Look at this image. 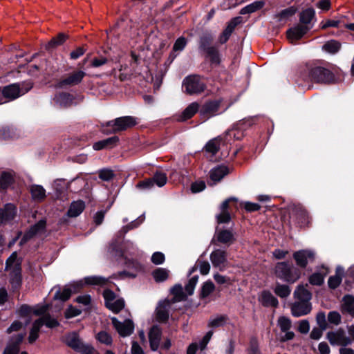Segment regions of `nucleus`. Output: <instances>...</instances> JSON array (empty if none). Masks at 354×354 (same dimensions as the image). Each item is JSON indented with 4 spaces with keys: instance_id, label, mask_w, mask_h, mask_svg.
Instances as JSON below:
<instances>
[{
    "instance_id": "f8f14e48",
    "label": "nucleus",
    "mask_w": 354,
    "mask_h": 354,
    "mask_svg": "<svg viewBox=\"0 0 354 354\" xmlns=\"http://www.w3.org/2000/svg\"><path fill=\"white\" fill-rule=\"evenodd\" d=\"M210 260L212 266L220 270H224L227 267L226 252L224 250L217 249L214 250L210 254Z\"/></svg>"
},
{
    "instance_id": "423d86ee",
    "label": "nucleus",
    "mask_w": 354,
    "mask_h": 354,
    "mask_svg": "<svg viewBox=\"0 0 354 354\" xmlns=\"http://www.w3.org/2000/svg\"><path fill=\"white\" fill-rule=\"evenodd\" d=\"M85 75L86 73L82 71H73L57 81L55 87L57 88H66L77 85L82 82Z\"/></svg>"
},
{
    "instance_id": "b1692460",
    "label": "nucleus",
    "mask_w": 354,
    "mask_h": 354,
    "mask_svg": "<svg viewBox=\"0 0 354 354\" xmlns=\"http://www.w3.org/2000/svg\"><path fill=\"white\" fill-rule=\"evenodd\" d=\"M118 141L119 138L118 136H113L94 143L93 148L97 151L103 149L112 148L117 145Z\"/></svg>"
},
{
    "instance_id": "bb28decb",
    "label": "nucleus",
    "mask_w": 354,
    "mask_h": 354,
    "mask_svg": "<svg viewBox=\"0 0 354 354\" xmlns=\"http://www.w3.org/2000/svg\"><path fill=\"white\" fill-rule=\"evenodd\" d=\"M16 214V208L12 204H7L4 209H0V224L12 219Z\"/></svg>"
},
{
    "instance_id": "4468645a",
    "label": "nucleus",
    "mask_w": 354,
    "mask_h": 354,
    "mask_svg": "<svg viewBox=\"0 0 354 354\" xmlns=\"http://www.w3.org/2000/svg\"><path fill=\"white\" fill-rule=\"evenodd\" d=\"M312 309L309 301H295L291 306V313L294 317H299L308 314Z\"/></svg>"
},
{
    "instance_id": "338daca9",
    "label": "nucleus",
    "mask_w": 354,
    "mask_h": 354,
    "mask_svg": "<svg viewBox=\"0 0 354 354\" xmlns=\"http://www.w3.org/2000/svg\"><path fill=\"white\" fill-rule=\"evenodd\" d=\"M151 261L156 265L162 264L165 261V255L162 252H156L151 257Z\"/></svg>"
},
{
    "instance_id": "7c9ffc66",
    "label": "nucleus",
    "mask_w": 354,
    "mask_h": 354,
    "mask_svg": "<svg viewBox=\"0 0 354 354\" xmlns=\"http://www.w3.org/2000/svg\"><path fill=\"white\" fill-rule=\"evenodd\" d=\"M85 205L82 201L73 202L68 211V216L70 217H77L84 209Z\"/></svg>"
},
{
    "instance_id": "a211bd4d",
    "label": "nucleus",
    "mask_w": 354,
    "mask_h": 354,
    "mask_svg": "<svg viewBox=\"0 0 354 354\" xmlns=\"http://www.w3.org/2000/svg\"><path fill=\"white\" fill-rule=\"evenodd\" d=\"M171 303L169 300L160 301L156 308V318L159 322H165L169 317Z\"/></svg>"
},
{
    "instance_id": "f257e3e1",
    "label": "nucleus",
    "mask_w": 354,
    "mask_h": 354,
    "mask_svg": "<svg viewBox=\"0 0 354 354\" xmlns=\"http://www.w3.org/2000/svg\"><path fill=\"white\" fill-rule=\"evenodd\" d=\"M50 306L45 304H38L34 307L23 305L19 309V313L22 316L32 313L37 316H41L40 318L33 322L28 337V342L30 343H33L38 338L39 330L44 325L50 328L58 325L57 319L50 316Z\"/></svg>"
},
{
    "instance_id": "603ef678",
    "label": "nucleus",
    "mask_w": 354,
    "mask_h": 354,
    "mask_svg": "<svg viewBox=\"0 0 354 354\" xmlns=\"http://www.w3.org/2000/svg\"><path fill=\"white\" fill-rule=\"evenodd\" d=\"M12 181V176L7 172H3L0 178V188L6 189Z\"/></svg>"
},
{
    "instance_id": "3c124183",
    "label": "nucleus",
    "mask_w": 354,
    "mask_h": 354,
    "mask_svg": "<svg viewBox=\"0 0 354 354\" xmlns=\"http://www.w3.org/2000/svg\"><path fill=\"white\" fill-rule=\"evenodd\" d=\"M96 338L100 343L106 345H111L113 342L111 336L105 331L98 333Z\"/></svg>"
},
{
    "instance_id": "de8ad7c7",
    "label": "nucleus",
    "mask_w": 354,
    "mask_h": 354,
    "mask_svg": "<svg viewBox=\"0 0 354 354\" xmlns=\"http://www.w3.org/2000/svg\"><path fill=\"white\" fill-rule=\"evenodd\" d=\"M66 35L60 33L57 37L53 38L46 45V48L50 49L62 44L66 39Z\"/></svg>"
},
{
    "instance_id": "58836bf2",
    "label": "nucleus",
    "mask_w": 354,
    "mask_h": 354,
    "mask_svg": "<svg viewBox=\"0 0 354 354\" xmlns=\"http://www.w3.org/2000/svg\"><path fill=\"white\" fill-rule=\"evenodd\" d=\"M125 244V250L124 251H119L118 250V245L115 243H112L110 245L109 250L111 253H115V256L119 257H124L125 259H127V254L128 253L127 248L129 247H131L133 250H135V248L133 247V245L131 242L127 241Z\"/></svg>"
},
{
    "instance_id": "e433bc0d",
    "label": "nucleus",
    "mask_w": 354,
    "mask_h": 354,
    "mask_svg": "<svg viewBox=\"0 0 354 354\" xmlns=\"http://www.w3.org/2000/svg\"><path fill=\"white\" fill-rule=\"evenodd\" d=\"M264 6V2L261 1H254L244 8H243L241 11L240 14L241 15H245V14H250L252 12H254L255 11L261 9Z\"/></svg>"
},
{
    "instance_id": "cd10ccee",
    "label": "nucleus",
    "mask_w": 354,
    "mask_h": 354,
    "mask_svg": "<svg viewBox=\"0 0 354 354\" xmlns=\"http://www.w3.org/2000/svg\"><path fill=\"white\" fill-rule=\"evenodd\" d=\"M219 107V102L212 101L206 103L200 110L201 115H214L216 113Z\"/></svg>"
},
{
    "instance_id": "39448f33",
    "label": "nucleus",
    "mask_w": 354,
    "mask_h": 354,
    "mask_svg": "<svg viewBox=\"0 0 354 354\" xmlns=\"http://www.w3.org/2000/svg\"><path fill=\"white\" fill-rule=\"evenodd\" d=\"M183 87L185 91L189 94H198L205 90V85L201 78L197 75L187 77L183 81Z\"/></svg>"
},
{
    "instance_id": "09e8293b",
    "label": "nucleus",
    "mask_w": 354,
    "mask_h": 354,
    "mask_svg": "<svg viewBox=\"0 0 354 354\" xmlns=\"http://www.w3.org/2000/svg\"><path fill=\"white\" fill-rule=\"evenodd\" d=\"M84 281L87 284L103 286L107 283L108 279L102 277L92 276L86 277Z\"/></svg>"
},
{
    "instance_id": "412c9836",
    "label": "nucleus",
    "mask_w": 354,
    "mask_h": 354,
    "mask_svg": "<svg viewBox=\"0 0 354 354\" xmlns=\"http://www.w3.org/2000/svg\"><path fill=\"white\" fill-rule=\"evenodd\" d=\"M216 239L221 243L230 245L235 241L234 234L232 230H217Z\"/></svg>"
},
{
    "instance_id": "6e6d98bb",
    "label": "nucleus",
    "mask_w": 354,
    "mask_h": 354,
    "mask_svg": "<svg viewBox=\"0 0 354 354\" xmlns=\"http://www.w3.org/2000/svg\"><path fill=\"white\" fill-rule=\"evenodd\" d=\"M214 290V283L210 281H206L202 287V290H201L202 297H206L209 296L210 295V293H212L213 292Z\"/></svg>"
},
{
    "instance_id": "2eb2a0df",
    "label": "nucleus",
    "mask_w": 354,
    "mask_h": 354,
    "mask_svg": "<svg viewBox=\"0 0 354 354\" xmlns=\"http://www.w3.org/2000/svg\"><path fill=\"white\" fill-rule=\"evenodd\" d=\"M46 227V221L44 219L40 220L35 225L32 226L28 232H26L23 236L20 241V245H22L27 242L29 239L35 236L41 234Z\"/></svg>"
},
{
    "instance_id": "e2e57ef3",
    "label": "nucleus",
    "mask_w": 354,
    "mask_h": 354,
    "mask_svg": "<svg viewBox=\"0 0 354 354\" xmlns=\"http://www.w3.org/2000/svg\"><path fill=\"white\" fill-rule=\"evenodd\" d=\"M239 22V18H234V19H232L229 23V24L227 25L226 28L224 30L223 33H224L225 35H227V37H230V36L231 35L232 32L234 30V28L236 27V26L238 24Z\"/></svg>"
},
{
    "instance_id": "ddd939ff",
    "label": "nucleus",
    "mask_w": 354,
    "mask_h": 354,
    "mask_svg": "<svg viewBox=\"0 0 354 354\" xmlns=\"http://www.w3.org/2000/svg\"><path fill=\"white\" fill-rule=\"evenodd\" d=\"M277 326L279 327L281 331L285 333L284 335L281 337V341L286 342L294 338L295 333L292 331H290L292 323L289 318L284 316L280 317L277 321Z\"/></svg>"
},
{
    "instance_id": "9b49d317",
    "label": "nucleus",
    "mask_w": 354,
    "mask_h": 354,
    "mask_svg": "<svg viewBox=\"0 0 354 354\" xmlns=\"http://www.w3.org/2000/svg\"><path fill=\"white\" fill-rule=\"evenodd\" d=\"M200 48L206 53L207 57L212 64H218L220 62L219 53L217 48L210 45L207 38L201 39Z\"/></svg>"
},
{
    "instance_id": "aec40b11",
    "label": "nucleus",
    "mask_w": 354,
    "mask_h": 354,
    "mask_svg": "<svg viewBox=\"0 0 354 354\" xmlns=\"http://www.w3.org/2000/svg\"><path fill=\"white\" fill-rule=\"evenodd\" d=\"M73 96L68 93H60L53 98L55 105L60 108L68 107L73 104Z\"/></svg>"
},
{
    "instance_id": "ea45409f",
    "label": "nucleus",
    "mask_w": 354,
    "mask_h": 354,
    "mask_svg": "<svg viewBox=\"0 0 354 354\" xmlns=\"http://www.w3.org/2000/svg\"><path fill=\"white\" fill-rule=\"evenodd\" d=\"M66 344L75 350L80 349L83 344L75 333H71L66 337Z\"/></svg>"
},
{
    "instance_id": "8fccbe9b",
    "label": "nucleus",
    "mask_w": 354,
    "mask_h": 354,
    "mask_svg": "<svg viewBox=\"0 0 354 354\" xmlns=\"http://www.w3.org/2000/svg\"><path fill=\"white\" fill-rule=\"evenodd\" d=\"M171 292L174 295L176 301H180L185 298L183 287L180 284L175 285L171 288Z\"/></svg>"
},
{
    "instance_id": "473e14b6",
    "label": "nucleus",
    "mask_w": 354,
    "mask_h": 354,
    "mask_svg": "<svg viewBox=\"0 0 354 354\" xmlns=\"http://www.w3.org/2000/svg\"><path fill=\"white\" fill-rule=\"evenodd\" d=\"M315 10L313 8H307L300 14V25L311 26L310 23L315 17Z\"/></svg>"
},
{
    "instance_id": "774afa93",
    "label": "nucleus",
    "mask_w": 354,
    "mask_h": 354,
    "mask_svg": "<svg viewBox=\"0 0 354 354\" xmlns=\"http://www.w3.org/2000/svg\"><path fill=\"white\" fill-rule=\"evenodd\" d=\"M248 354H261L258 346L257 341L252 339L250 342V347L248 350Z\"/></svg>"
},
{
    "instance_id": "a19ab883",
    "label": "nucleus",
    "mask_w": 354,
    "mask_h": 354,
    "mask_svg": "<svg viewBox=\"0 0 354 354\" xmlns=\"http://www.w3.org/2000/svg\"><path fill=\"white\" fill-rule=\"evenodd\" d=\"M341 47V44L335 41V40H330L328 42H326L323 46L322 49L330 54H335L337 53Z\"/></svg>"
},
{
    "instance_id": "6ab92c4d",
    "label": "nucleus",
    "mask_w": 354,
    "mask_h": 354,
    "mask_svg": "<svg viewBox=\"0 0 354 354\" xmlns=\"http://www.w3.org/2000/svg\"><path fill=\"white\" fill-rule=\"evenodd\" d=\"M293 257L297 264L304 268L308 263V260L314 258V252L311 250H303L295 252Z\"/></svg>"
},
{
    "instance_id": "5fc2aeb1",
    "label": "nucleus",
    "mask_w": 354,
    "mask_h": 354,
    "mask_svg": "<svg viewBox=\"0 0 354 354\" xmlns=\"http://www.w3.org/2000/svg\"><path fill=\"white\" fill-rule=\"evenodd\" d=\"M327 271L322 274L321 273H314L313 274L309 279V281L311 284L320 286L324 282V275L327 274Z\"/></svg>"
},
{
    "instance_id": "4d7b16f0",
    "label": "nucleus",
    "mask_w": 354,
    "mask_h": 354,
    "mask_svg": "<svg viewBox=\"0 0 354 354\" xmlns=\"http://www.w3.org/2000/svg\"><path fill=\"white\" fill-rule=\"evenodd\" d=\"M114 176L111 169H103L99 171V178L104 181H110Z\"/></svg>"
},
{
    "instance_id": "a18cd8bd",
    "label": "nucleus",
    "mask_w": 354,
    "mask_h": 354,
    "mask_svg": "<svg viewBox=\"0 0 354 354\" xmlns=\"http://www.w3.org/2000/svg\"><path fill=\"white\" fill-rule=\"evenodd\" d=\"M124 306V301L122 299H118L114 301L107 302V308L114 313L121 310Z\"/></svg>"
},
{
    "instance_id": "f3484780",
    "label": "nucleus",
    "mask_w": 354,
    "mask_h": 354,
    "mask_svg": "<svg viewBox=\"0 0 354 354\" xmlns=\"http://www.w3.org/2000/svg\"><path fill=\"white\" fill-rule=\"evenodd\" d=\"M162 337V330L158 326L151 327L149 332V341L150 348L153 351H156L160 347Z\"/></svg>"
},
{
    "instance_id": "a878e982",
    "label": "nucleus",
    "mask_w": 354,
    "mask_h": 354,
    "mask_svg": "<svg viewBox=\"0 0 354 354\" xmlns=\"http://www.w3.org/2000/svg\"><path fill=\"white\" fill-rule=\"evenodd\" d=\"M76 288L74 286L65 287L62 290L57 289L53 296L54 299L59 300L62 302L66 301L69 299L73 292H75Z\"/></svg>"
},
{
    "instance_id": "49530a36",
    "label": "nucleus",
    "mask_w": 354,
    "mask_h": 354,
    "mask_svg": "<svg viewBox=\"0 0 354 354\" xmlns=\"http://www.w3.org/2000/svg\"><path fill=\"white\" fill-rule=\"evenodd\" d=\"M226 322V317L224 315H217L212 317L208 323V326L212 328H217L223 326Z\"/></svg>"
},
{
    "instance_id": "0e129e2a",
    "label": "nucleus",
    "mask_w": 354,
    "mask_h": 354,
    "mask_svg": "<svg viewBox=\"0 0 354 354\" xmlns=\"http://www.w3.org/2000/svg\"><path fill=\"white\" fill-rule=\"evenodd\" d=\"M198 267L199 268L200 272L202 274H207L210 270V265L207 261H200L197 262Z\"/></svg>"
},
{
    "instance_id": "6e6552de",
    "label": "nucleus",
    "mask_w": 354,
    "mask_h": 354,
    "mask_svg": "<svg viewBox=\"0 0 354 354\" xmlns=\"http://www.w3.org/2000/svg\"><path fill=\"white\" fill-rule=\"evenodd\" d=\"M167 178L165 174L156 172L151 178L140 182L136 185V187L141 189H149L153 187L154 184L161 187L167 183Z\"/></svg>"
},
{
    "instance_id": "f704fd0d",
    "label": "nucleus",
    "mask_w": 354,
    "mask_h": 354,
    "mask_svg": "<svg viewBox=\"0 0 354 354\" xmlns=\"http://www.w3.org/2000/svg\"><path fill=\"white\" fill-rule=\"evenodd\" d=\"M30 193L32 198L37 201H41L46 197V190L41 185H32L30 187Z\"/></svg>"
},
{
    "instance_id": "13d9d810",
    "label": "nucleus",
    "mask_w": 354,
    "mask_h": 354,
    "mask_svg": "<svg viewBox=\"0 0 354 354\" xmlns=\"http://www.w3.org/2000/svg\"><path fill=\"white\" fill-rule=\"evenodd\" d=\"M198 276H194L189 280L188 283L185 286V289L188 295H192L194 293V290L198 282Z\"/></svg>"
},
{
    "instance_id": "5701e85b",
    "label": "nucleus",
    "mask_w": 354,
    "mask_h": 354,
    "mask_svg": "<svg viewBox=\"0 0 354 354\" xmlns=\"http://www.w3.org/2000/svg\"><path fill=\"white\" fill-rule=\"evenodd\" d=\"M187 39L183 37H180L176 40L173 46L172 51L171 52L169 57V59L171 60V62H173L174 59L178 56V53L183 50L187 45Z\"/></svg>"
},
{
    "instance_id": "864d4df0",
    "label": "nucleus",
    "mask_w": 354,
    "mask_h": 354,
    "mask_svg": "<svg viewBox=\"0 0 354 354\" xmlns=\"http://www.w3.org/2000/svg\"><path fill=\"white\" fill-rule=\"evenodd\" d=\"M297 8L294 6L289 7L286 9L281 10L278 15L277 17L281 19H286L294 15L296 13Z\"/></svg>"
},
{
    "instance_id": "c9c22d12",
    "label": "nucleus",
    "mask_w": 354,
    "mask_h": 354,
    "mask_svg": "<svg viewBox=\"0 0 354 354\" xmlns=\"http://www.w3.org/2000/svg\"><path fill=\"white\" fill-rule=\"evenodd\" d=\"M344 269L338 266L336 268V274L329 278L328 283L330 288H336L342 281V275L343 274Z\"/></svg>"
},
{
    "instance_id": "bf43d9fd",
    "label": "nucleus",
    "mask_w": 354,
    "mask_h": 354,
    "mask_svg": "<svg viewBox=\"0 0 354 354\" xmlns=\"http://www.w3.org/2000/svg\"><path fill=\"white\" fill-rule=\"evenodd\" d=\"M296 214L297 218L299 220V223L301 225H305L308 218L306 210L301 207L297 208Z\"/></svg>"
},
{
    "instance_id": "052dcab7",
    "label": "nucleus",
    "mask_w": 354,
    "mask_h": 354,
    "mask_svg": "<svg viewBox=\"0 0 354 354\" xmlns=\"http://www.w3.org/2000/svg\"><path fill=\"white\" fill-rule=\"evenodd\" d=\"M316 321L317 324L322 330H326L327 328V323L326 320V315L324 312H319L316 316Z\"/></svg>"
},
{
    "instance_id": "37998d69",
    "label": "nucleus",
    "mask_w": 354,
    "mask_h": 354,
    "mask_svg": "<svg viewBox=\"0 0 354 354\" xmlns=\"http://www.w3.org/2000/svg\"><path fill=\"white\" fill-rule=\"evenodd\" d=\"M274 292L277 296L285 298L289 296L291 290L287 285L277 283L274 289Z\"/></svg>"
},
{
    "instance_id": "f03ea898",
    "label": "nucleus",
    "mask_w": 354,
    "mask_h": 354,
    "mask_svg": "<svg viewBox=\"0 0 354 354\" xmlns=\"http://www.w3.org/2000/svg\"><path fill=\"white\" fill-rule=\"evenodd\" d=\"M301 77L304 80L315 82L330 83L334 81L333 73L327 68L321 66L306 65L302 71Z\"/></svg>"
},
{
    "instance_id": "72a5a7b5",
    "label": "nucleus",
    "mask_w": 354,
    "mask_h": 354,
    "mask_svg": "<svg viewBox=\"0 0 354 354\" xmlns=\"http://www.w3.org/2000/svg\"><path fill=\"white\" fill-rule=\"evenodd\" d=\"M342 308L343 312L354 315V297L345 295L342 299Z\"/></svg>"
},
{
    "instance_id": "680f3d73",
    "label": "nucleus",
    "mask_w": 354,
    "mask_h": 354,
    "mask_svg": "<svg viewBox=\"0 0 354 354\" xmlns=\"http://www.w3.org/2000/svg\"><path fill=\"white\" fill-rule=\"evenodd\" d=\"M328 320L330 323L338 325L341 322V316L336 311H331L328 315Z\"/></svg>"
},
{
    "instance_id": "2f4dec72",
    "label": "nucleus",
    "mask_w": 354,
    "mask_h": 354,
    "mask_svg": "<svg viewBox=\"0 0 354 354\" xmlns=\"http://www.w3.org/2000/svg\"><path fill=\"white\" fill-rule=\"evenodd\" d=\"M296 301H309L311 299V293L303 286H299L294 292Z\"/></svg>"
},
{
    "instance_id": "4be33fe9",
    "label": "nucleus",
    "mask_w": 354,
    "mask_h": 354,
    "mask_svg": "<svg viewBox=\"0 0 354 354\" xmlns=\"http://www.w3.org/2000/svg\"><path fill=\"white\" fill-rule=\"evenodd\" d=\"M229 173V169L225 165L217 166L209 171L210 179L214 183L220 181Z\"/></svg>"
},
{
    "instance_id": "c85d7f7f",
    "label": "nucleus",
    "mask_w": 354,
    "mask_h": 354,
    "mask_svg": "<svg viewBox=\"0 0 354 354\" xmlns=\"http://www.w3.org/2000/svg\"><path fill=\"white\" fill-rule=\"evenodd\" d=\"M198 110L199 104L197 102H192L183 111L178 120L185 121L194 116Z\"/></svg>"
},
{
    "instance_id": "c756f323",
    "label": "nucleus",
    "mask_w": 354,
    "mask_h": 354,
    "mask_svg": "<svg viewBox=\"0 0 354 354\" xmlns=\"http://www.w3.org/2000/svg\"><path fill=\"white\" fill-rule=\"evenodd\" d=\"M260 301L265 306L276 307L278 305V300L269 291L262 292L260 297Z\"/></svg>"
},
{
    "instance_id": "20e7f679",
    "label": "nucleus",
    "mask_w": 354,
    "mask_h": 354,
    "mask_svg": "<svg viewBox=\"0 0 354 354\" xmlns=\"http://www.w3.org/2000/svg\"><path fill=\"white\" fill-rule=\"evenodd\" d=\"M274 272L278 278L286 282L294 283L299 278L298 270L286 262L277 263Z\"/></svg>"
},
{
    "instance_id": "79ce46f5",
    "label": "nucleus",
    "mask_w": 354,
    "mask_h": 354,
    "mask_svg": "<svg viewBox=\"0 0 354 354\" xmlns=\"http://www.w3.org/2000/svg\"><path fill=\"white\" fill-rule=\"evenodd\" d=\"M152 275L156 282H162L165 281L169 277V271L162 268L156 269Z\"/></svg>"
},
{
    "instance_id": "4c0bfd02",
    "label": "nucleus",
    "mask_w": 354,
    "mask_h": 354,
    "mask_svg": "<svg viewBox=\"0 0 354 354\" xmlns=\"http://www.w3.org/2000/svg\"><path fill=\"white\" fill-rule=\"evenodd\" d=\"M221 140L222 138L221 137H218L209 140L205 145L206 151L213 155L216 154L220 148Z\"/></svg>"
},
{
    "instance_id": "9d476101",
    "label": "nucleus",
    "mask_w": 354,
    "mask_h": 354,
    "mask_svg": "<svg viewBox=\"0 0 354 354\" xmlns=\"http://www.w3.org/2000/svg\"><path fill=\"white\" fill-rule=\"evenodd\" d=\"M326 338L332 345L347 346L351 344V339L346 335L342 329L336 331H330L326 335Z\"/></svg>"
},
{
    "instance_id": "1a4fd4ad",
    "label": "nucleus",
    "mask_w": 354,
    "mask_h": 354,
    "mask_svg": "<svg viewBox=\"0 0 354 354\" xmlns=\"http://www.w3.org/2000/svg\"><path fill=\"white\" fill-rule=\"evenodd\" d=\"M111 321L115 329L120 336L127 337L133 333L134 324L131 319H127L121 322L116 317H112Z\"/></svg>"
},
{
    "instance_id": "69168bd1",
    "label": "nucleus",
    "mask_w": 354,
    "mask_h": 354,
    "mask_svg": "<svg viewBox=\"0 0 354 354\" xmlns=\"http://www.w3.org/2000/svg\"><path fill=\"white\" fill-rule=\"evenodd\" d=\"M144 221V217L140 216L138 220H136L131 222L128 225L122 227V232L124 234H126L129 230L133 229L134 227H138L142 221Z\"/></svg>"
},
{
    "instance_id": "dca6fc26",
    "label": "nucleus",
    "mask_w": 354,
    "mask_h": 354,
    "mask_svg": "<svg viewBox=\"0 0 354 354\" xmlns=\"http://www.w3.org/2000/svg\"><path fill=\"white\" fill-rule=\"evenodd\" d=\"M311 28L312 26L298 24L297 26L290 28L287 31V37L288 39L293 43L302 38V37L306 35Z\"/></svg>"
},
{
    "instance_id": "0eeeda50",
    "label": "nucleus",
    "mask_w": 354,
    "mask_h": 354,
    "mask_svg": "<svg viewBox=\"0 0 354 354\" xmlns=\"http://www.w3.org/2000/svg\"><path fill=\"white\" fill-rule=\"evenodd\" d=\"M136 122L134 118L131 116H124L108 122L106 127L112 128V130L109 133H115L132 127L136 125Z\"/></svg>"
},
{
    "instance_id": "393cba45",
    "label": "nucleus",
    "mask_w": 354,
    "mask_h": 354,
    "mask_svg": "<svg viewBox=\"0 0 354 354\" xmlns=\"http://www.w3.org/2000/svg\"><path fill=\"white\" fill-rule=\"evenodd\" d=\"M24 335L19 334L15 339H12L11 342L8 344L4 350L3 354H17L19 352V344L23 340Z\"/></svg>"
},
{
    "instance_id": "c03bdc74",
    "label": "nucleus",
    "mask_w": 354,
    "mask_h": 354,
    "mask_svg": "<svg viewBox=\"0 0 354 354\" xmlns=\"http://www.w3.org/2000/svg\"><path fill=\"white\" fill-rule=\"evenodd\" d=\"M15 137V129L12 127L3 126L0 128V139L7 140Z\"/></svg>"
},
{
    "instance_id": "7ed1b4c3",
    "label": "nucleus",
    "mask_w": 354,
    "mask_h": 354,
    "mask_svg": "<svg viewBox=\"0 0 354 354\" xmlns=\"http://www.w3.org/2000/svg\"><path fill=\"white\" fill-rule=\"evenodd\" d=\"M6 269L10 272V283L13 289H17L21 283L20 261L16 252L6 261Z\"/></svg>"
}]
</instances>
